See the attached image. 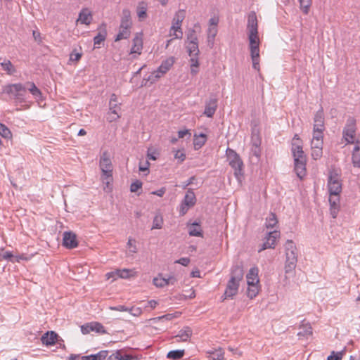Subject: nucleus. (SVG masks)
Segmentation results:
<instances>
[{
  "label": "nucleus",
  "instance_id": "f257e3e1",
  "mask_svg": "<svg viewBox=\"0 0 360 360\" xmlns=\"http://www.w3.org/2000/svg\"><path fill=\"white\" fill-rule=\"evenodd\" d=\"M243 269L241 266L235 265L232 266L230 279L221 297L222 301L227 299H233L238 294L240 282L243 278Z\"/></svg>",
  "mask_w": 360,
  "mask_h": 360
},
{
  "label": "nucleus",
  "instance_id": "f03ea898",
  "mask_svg": "<svg viewBox=\"0 0 360 360\" xmlns=\"http://www.w3.org/2000/svg\"><path fill=\"white\" fill-rule=\"evenodd\" d=\"M285 253V272L292 274L297 266V252L295 243L292 240H288L284 245Z\"/></svg>",
  "mask_w": 360,
  "mask_h": 360
},
{
  "label": "nucleus",
  "instance_id": "7ed1b4c3",
  "mask_svg": "<svg viewBox=\"0 0 360 360\" xmlns=\"http://www.w3.org/2000/svg\"><path fill=\"white\" fill-rule=\"evenodd\" d=\"M133 351L131 349H121L112 352L109 354L107 350H101L99 352L94 354L95 359L101 360H138V358L134 356L132 354Z\"/></svg>",
  "mask_w": 360,
  "mask_h": 360
},
{
  "label": "nucleus",
  "instance_id": "20e7f679",
  "mask_svg": "<svg viewBox=\"0 0 360 360\" xmlns=\"http://www.w3.org/2000/svg\"><path fill=\"white\" fill-rule=\"evenodd\" d=\"M226 156L229 162V165L234 169V175L236 178L240 181L243 177V162L239 155L233 149L228 148L226 149Z\"/></svg>",
  "mask_w": 360,
  "mask_h": 360
},
{
  "label": "nucleus",
  "instance_id": "39448f33",
  "mask_svg": "<svg viewBox=\"0 0 360 360\" xmlns=\"http://www.w3.org/2000/svg\"><path fill=\"white\" fill-rule=\"evenodd\" d=\"M356 120L352 116L347 118L345 125L342 130V139L345 141L347 144L356 143L354 141L356 132Z\"/></svg>",
  "mask_w": 360,
  "mask_h": 360
},
{
  "label": "nucleus",
  "instance_id": "423d86ee",
  "mask_svg": "<svg viewBox=\"0 0 360 360\" xmlns=\"http://www.w3.org/2000/svg\"><path fill=\"white\" fill-rule=\"evenodd\" d=\"M4 92L8 94L11 98L22 103L25 101L26 87L20 83L6 86Z\"/></svg>",
  "mask_w": 360,
  "mask_h": 360
},
{
  "label": "nucleus",
  "instance_id": "0eeeda50",
  "mask_svg": "<svg viewBox=\"0 0 360 360\" xmlns=\"http://www.w3.org/2000/svg\"><path fill=\"white\" fill-rule=\"evenodd\" d=\"M250 41V56L252 60V68L259 70V40L257 38H248Z\"/></svg>",
  "mask_w": 360,
  "mask_h": 360
},
{
  "label": "nucleus",
  "instance_id": "6e6552de",
  "mask_svg": "<svg viewBox=\"0 0 360 360\" xmlns=\"http://www.w3.org/2000/svg\"><path fill=\"white\" fill-rule=\"evenodd\" d=\"M100 168L105 179H110L112 174V165L108 151L103 153L100 158Z\"/></svg>",
  "mask_w": 360,
  "mask_h": 360
},
{
  "label": "nucleus",
  "instance_id": "1a4fd4ad",
  "mask_svg": "<svg viewBox=\"0 0 360 360\" xmlns=\"http://www.w3.org/2000/svg\"><path fill=\"white\" fill-rule=\"evenodd\" d=\"M185 18V11H178L173 18L172 26L171 30L174 31V36L176 39H181L183 37V32L181 28V23Z\"/></svg>",
  "mask_w": 360,
  "mask_h": 360
},
{
  "label": "nucleus",
  "instance_id": "9d476101",
  "mask_svg": "<svg viewBox=\"0 0 360 360\" xmlns=\"http://www.w3.org/2000/svg\"><path fill=\"white\" fill-rule=\"evenodd\" d=\"M196 197L191 188L188 189L184 200L180 205L179 214L184 216L186 214L190 207L195 205Z\"/></svg>",
  "mask_w": 360,
  "mask_h": 360
},
{
  "label": "nucleus",
  "instance_id": "9b49d317",
  "mask_svg": "<svg viewBox=\"0 0 360 360\" xmlns=\"http://www.w3.org/2000/svg\"><path fill=\"white\" fill-rule=\"evenodd\" d=\"M247 29L248 31V38L258 37L257 18L255 11H251L248 15Z\"/></svg>",
  "mask_w": 360,
  "mask_h": 360
},
{
  "label": "nucleus",
  "instance_id": "f8f14e48",
  "mask_svg": "<svg viewBox=\"0 0 360 360\" xmlns=\"http://www.w3.org/2000/svg\"><path fill=\"white\" fill-rule=\"evenodd\" d=\"M186 48L188 55L191 57L190 62L191 63V65L193 67H198V55L200 53L198 49V41H187Z\"/></svg>",
  "mask_w": 360,
  "mask_h": 360
},
{
  "label": "nucleus",
  "instance_id": "ddd939ff",
  "mask_svg": "<svg viewBox=\"0 0 360 360\" xmlns=\"http://www.w3.org/2000/svg\"><path fill=\"white\" fill-rule=\"evenodd\" d=\"M307 156L294 158V170L298 178L302 179L307 174Z\"/></svg>",
  "mask_w": 360,
  "mask_h": 360
},
{
  "label": "nucleus",
  "instance_id": "4468645a",
  "mask_svg": "<svg viewBox=\"0 0 360 360\" xmlns=\"http://www.w3.org/2000/svg\"><path fill=\"white\" fill-rule=\"evenodd\" d=\"M81 331L83 334H88L91 331H94L100 334L107 333L104 326L98 322H91L82 326Z\"/></svg>",
  "mask_w": 360,
  "mask_h": 360
},
{
  "label": "nucleus",
  "instance_id": "2eb2a0df",
  "mask_svg": "<svg viewBox=\"0 0 360 360\" xmlns=\"http://www.w3.org/2000/svg\"><path fill=\"white\" fill-rule=\"evenodd\" d=\"M63 245L68 249H73L78 246L77 236L72 231L63 233Z\"/></svg>",
  "mask_w": 360,
  "mask_h": 360
},
{
  "label": "nucleus",
  "instance_id": "dca6fc26",
  "mask_svg": "<svg viewBox=\"0 0 360 360\" xmlns=\"http://www.w3.org/2000/svg\"><path fill=\"white\" fill-rule=\"evenodd\" d=\"M174 63L172 58H168L161 63L160 67L158 68L157 71L153 73V77L156 79L160 78L162 75L165 74L172 66Z\"/></svg>",
  "mask_w": 360,
  "mask_h": 360
},
{
  "label": "nucleus",
  "instance_id": "f3484780",
  "mask_svg": "<svg viewBox=\"0 0 360 360\" xmlns=\"http://www.w3.org/2000/svg\"><path fill=\"white\" fill-rule=\"evenodd\" d=\"M58 335L54 331H47L41 337V341L45 345H53L58 342Z\"/></svg>",
  "mask_w": 360,
  "mask_h": 360
},
{
  "label": "nucleus",
  "instance_id": "a211bd4d",
  "mask_svg": "<svg viewBox=\"0 0 360 360\" xmlns=\"http://www.w3.org/2000/svg\"><path fill=\"white\" fill-rule=\"evenodd\" d=\"M300 331L297 333V336L300 338H306L312 335V328L309 323H306L305 320L302 321V324L300 326Z\"/></svg>",
  "mask_w": 360,
  "mask_h": 360
},
{
  "label": "nucleus",
  "instance_id": "6ab92c4d",
  "mask_svg": "<svg viewBox=\"0 0 360 360\" xmlns=\"http://www.w3.org/2000/svg\"><path fill=\"white\" fill-rule=\"evenodd\" d=\"M91 13L86 8H82L79 13V17L77 22H79L81 24L89 25L91 22Z\"/></svg>",
  "mask_w": 360,
  "mask_h": 360
},
{
  "label": "nucleus",
  "instance_id": "aec40b11",
  "mask_svg": "<svg viewBox=\"0 0 360 360\" xmlns=\"http://www.w3.org/2000/svg\"><path fill=\"white\" fill-rule=\"evenodd\" d=\"M217 101L216 98H210L209 101L206 103L204 114L207 117H212L215 113L217 107Z\"/></svg>",
  "mask_w": 360,
  "mask_h": 360
},
{
  "label": "nucleus",
  "instance_id": "412c9836",
  "mask_svg": "<svg viewBox=\"0 0 360 360\" xmlns=\"http://www.w3.org/2000/svg\"><path fill=\"white\" fill-rule=\"evenodd\" d=\"M314 129H325L324 116L322 109L318 110L314 117Z\"/></svg>",
  "mask_w": 360,
  "mask_h": 360
},
{
  "label": "nucleus",
  "instance_id": "4be33fe9",
  "mask_svg": "<svg viewBox=\"0 0 360 360\" xmlns=\"http://www.w3.org/2000/svg\"><path fill=\"white\" fill-rule=\"evenodd\" d=\"M132 22L131 20V13L128 9H124L122 11L120 26L121 28H129L131 27Z\"/></svg>",
  "mask_w": 360,
  "mask_h": 360
},
{
  "label": "nucleus",
  "instance_id": "5701e85b",
  "mask_svg": "<svg viewBox=\"0 0 360 360\" xmlns=\"http://www.w3.org/2000/svg\"><path fill=\"white\" fill-rule=\"evenodd\" d=\"M109 105H110V112H109V117H108L107 119L110 122H111L115 121L120 118L118 112L120 110V107L117 104V103H109Z\"/></svg>",
  "mask_w": 360,
  "mask_h": 360
},
{
  "label": "nucleus",
  "instance_id": "b1692460",
  "mask_svg": "<svg viewBox=\"0 0 360 360\" xmlns=\"http://www.w3.org/2000/svg\"><path fill=\"white\" fill-rule=\"evenodd\" d=\"M258 272L259 270L257 267L254 266L250 268L249 272L246 275L248 284L259 283Z\"/></svg>",
  "mask_w": 360,
  "mask_h": 360
},
{
  "label": "nucleus",
  "instance_id": "393cba45",
  "mask_svg": "<svg viewBox=\"0 0 360 360\" xmlns=\"http://www.w3.org/2000/svg\"><path fill=\"white\" fill-rule=\"evenodd\" d=\"M328 188L330 195H339L342 192V183L341 181L328 183Z\"/></svg>",
  "mask_w": 360,
  "mask_h": 360
},
{
  "label": "nucleus",
  "instance_id": "a878e982",
  "mask_svg": "<svg viewBox=\"0 0 360 360\" xmlns=\"http://www.w3.org/2000/svg\"><path fill=\"white\" fill-rule=\"evenodd\" d=\"M143 48L142 37L136 34L133 39V46L131 49V53L140 54Z\"/></svg>",
  "mask_w": 360,
  "mask_h": 360
},
{
  "label": "nucleus",
  "instance_id": "bb28decb",
  "mask_svg": "<svg viewBox=\"0 0 360 360\" xmlns=\"http://www.w3.org/2000/svg\"><path fill=\"white\" fill-rule=\"evenodd\" d=\"M352 164L355 167H360V141H356L352 152Z\"/></svg>",
  "mask_w": 360,
  "mask_h": 360
},
{
  "label": "nucleus",
  "instance_id": "cd10ccee",
  "mask_svg": "<svg viewBox=\"0 0 360 360\" xmlns=\"http://www.w3.org/2000/svg\"><path fill=\"white\" fill-rule=\"evenodd\" d=\"M148 5L146 2H139L136 7V13L140 20H143L147 18Z\"/></svg>",
  "mask_w": 360,
  "mask_h": 360
},
{
  "label": "nucleus",
  "instance_id": "c85d7f7f",
  "mask_svg": "<svg viewBox=\"0 0 360 360\" xmlns=\"http://www.w3.org/2000/svg\"><path fill=\"white\" fill-rule=\"evenodd\" d=\"M280 236V232L278 231H270L267 233L264 238L265 241L268 242L269 245H271V248H274L276 245V239Z\"/></svg>",
  "mask_w": 360,
  "mask_h": 360
},
{
  "label": "nucleus",
  "instance_id": "c756f323",
  "mask_svg": "<svg viewBox=\"0 0 360 360\" xmlns=\"http://www.w3.org/2000/svg\"><path fill=\"white\" fill-rule=\"evenodd\" d=\"M188 233L191 236L202 237V230L198 222L193 223L188 227Z\"/></svg>",
  "mask_w": 360,
  "mask_h": 360
},
{
  "label": "nucleus",
  "instance_id": "7c9ffc66",
  "mask_svg": "<svg viewBox=\"0 0 360 360\" xmlns=\"http://www.w3.org/2000/svg\"><path fill=\"white\" fill-rule=\"evenodd\" d=\"M0 65L3 70L6 71L8 75H13L16 72V70L12 63L9 60H4L0 63Z\"/></svg>",
  "mask_w": 360,
  "mask_h": 360
},
{
  "label": "nucleus",
  "instance_id": "2f4dec72",
  "mask_svg": "<svg viewBox=\"0 0 360 360\" xmlns=\"http://www.w3.org/2000/svg\"><path fill=\"white\" fill-rule=\"evenodd\" d=\"M192 335V330L190 327H184L181 329L176 338H179L181 341H186Z\"/></svg>",
  "mask_w": 360,
  "mask_h": 360
},
{
  "label": "nucleus",
  "instance_id": "473e14b6",
  "mask_svg": "<svg viewBox=\"0 0 360 360\" xmlns=\"http://www.w3.org/2000/svg\"><path fill=\"white\" fill-rule=\"evenodd\" d=\"M200 30L199 23H195L193 29H190L187 33V41H198L195 32Z\"/></svg>",
  "mask_w": 360,
  "mask_h": 360
},
{
  "label": "nucleus",
  "instance_id": "72a5a7b5",
  "mask_svg": "<svg viewBox=\"0 0 360 360\" xmlns=\"http://www.w3.org/2000/svg\"><path fill=\"white\" fill-rule=\"evenodd\" d=\"M258 283L248 284L247 295L250 299L255 298L259 292Z\"/></svg>",
  "mask_w": 360,
  "mask_h": 360
},
{
  "label": "nucleus",
  "instance_id": "f704fd0d",
  "mask_svg": "<svg viewBox=\"0 0 360 360\" xmlns=\"http://www.w3.org/2000/svg\"><path fill=\"white\" fill-rule=\"evenodd\" d=\"M195 139H194V146L195 149L200 148L202 146L205 145L207 136L205 134L201 133L198 136L195 135Z\"/></svg>",
  "mask_w": 360,
  "mask_h": 360
},
{
  "label": "nucleus",
  "instance_id": "c9c22d12",
  "mask_svg": "<svg viewBox=\"0 0 360 360\" xmlns=\"http://www.w3.org/2000/svg\"><path fill=\"white\" fill-rule=\"evenodd\" d=\"M278 224V219L276 214L271 212L266 219V227L267 229L274 228Z\"/></svg>",
  "mask_w": 360,
  "mask_h": 360
},
{
  "label": "nucleus",
  "instance_id": "e433bc0d",
  "mask_svg": "<svg viewBox=\"0 0 360 360\" xmlns=\"http://www.w3.org/2000/svg\"><path fill=\"white\" fill-rule=\"evenodd\" d=\"M26 90L28 89L29 91L36 98L40 97L41 96V91L36 86L34 83L33 82H27Z\"/></svg>",
  "mask_w": 360,
  "mask_h": 360
},
{
  "label": "nucleus",
  "instance_id": "4c0bfd02",
  "mask_svg": "<svg viewBox=\"0 0 360 360\" xmlns=\"http://www.w3.org/2000/svg\"><path fill=\"white\" fill-rule=\"evenodd\" d=\"M184 355V349H177V350H173L170 351L167 354V358L168 359H172L174 360H177L181 359Z\"/></svg>",
  "mask_w": 360,
  "mask_h": 360
},
{
  "label": "nucleus",
  "instance_id": "58836bf2",
  "mask_svg": "<svg viewBox=\"0 0 360 360\" xmlns=\"http://www.w3.org/2000/svg\"><path fill=\"white\" fill-rule=\"evenodd\" d=\"M345 352V347L342 350L339 352L332 351L330 354L327 356L326 360H342Z\"/></svg>",
  "mask_w": 360,
  "mask_h": 360
},
{
  "label": "nucleus",
  "instance_id": "ea45409f",
  "mask_svg": "<svg viewBox=\"0 0 360 360\" xmlns=\"http://www.w3.org/2000/svg\"><path fill=\"white\" fill-rule=\"evenodd\" d=\"M291 151H292L293 158H302V157L306 156V155L304 154V153L303 151L302 146H301V145H296L295 146H292Z\"/></svg>",
  "mask_w": 360,
  "mask_h": 360
},
{
  "label": "nucleus",
  "instance_id": "a19ab883",
  "mask_svg": "<svg viewBox=\"0 0 360 360\" xmlns=\"http://www.w3.org/2000/svg\"><path fill=\"white\" fill-rule=\"evenodd\" d=\"M79 359L81 360H100L99 359H95L94 354L86 356H81L80 354H72L68 358V360H77Z\"/></svg>",
  "mask_w": 360,
  "mask_h": 360
},
{
  "label": "nucleus",
  "instance_id": "79ce46f5",
  "mask_svg": "<svg viewBox=\"0 0 360 360\" xmlns=\"http://www.w3.org/2000/svg\"><path fill=\"white\" fill-rule=\"evenodd\" d=\"M335 181H341L340 179V174L336 169L333 168L329 171L328 183Z\"/></svg>",
  "mask_w": 360,
  "mask_h": 360
},
{
  "label": "nucleus",
  "instance_id": "37998d69",
  "mask_svg": "<svg viewBox=\"0 0 360 360\" xmlns=\"http://www.w3.org/2000/svg\"><path fill=\"white\" fill-rule=\"evenodd\" d=\"M130 36V31L129 28H121L120 27V30L118 34L116 36L115 41H120L123 39H127Z\"/></svg>",
  "mask_w": 360,
  "mask_h": 360
},
{
  "label": "nucleus",
  "instance_id": "c03bdc74",
  "mask_svg": "<svg viewBox=\"0 0 360 360\" xmlns=\"http://www.w3.org/2000/svg\"><path fill=\"white\" fill-rule=\"evenodd\" d=\"M107 32L104 29L102 32L98 33L96 36L94 38V45H100L102 42H103L106 38Z\"/></svg>",
  "mask_w": 360,
  "mask_h": 360
},
{
  "label": "nucleus",
  "instance_id": "a18cd8bd",
  "mask_svg": "<svg viewBox=\"0 0 360 360\" xmlns=\"http://www.w3.org/2000/svg\"><path fill=\"white\" fill-rule=\"evenodd\" d=\"M300 9L304 14H308L311 5V0H299Z\"/></svg>",
  "mask_w": 360,
  "mask_h": 360
},
{
  "label": "nucleus",
  "instance_id": "49530a36",
  "mask_svg": "<svg viewBox=\"0 0 360 360\" xmlns=\"http://www.w3.org/2000/svg\"><path fill=\"white\" fill-rule=\"evenodd\" d=\"M210 360H223L224 353L221 348L216 349L214 352L210 353Z\"/></svg>",
  "mask_w": 360,
  "mask_h": 360
},
{
  "label": "nucleus",
  "instance_id": "de8ad7c7",
  "mask_svg": "<svg viewBox=\"0 0 360 360\" xmlns=\"http://www.w3.org/2000/svg\"><path fill=\"white\" fill-rule=\"evenodd\" d=\"M163 224V219L160 215H156L153 221L152 229H160L162 228Z\"/></svg>",
  "mask_w": 360,
  "mask_h": 360
},
{
  "label": "nucleus",
  "instance_id": "09e8293b",
  "mask_svg": "<svg viewBox=\"0 0 360 360\" xmlns=\"http://www.w3.org/2000/svg\"><path fill=\"white\" fill-rule=\"evenodd\" d=\"M0 255L4 259L8 260L13 263H14L15 262H18V259H14V255L10 251H3L0 254Z\"/></svg>",
  "mask_w": 360,
  "mask_h": 360
},
{
  "label": "nucleus",
  "instance_id": "8fccbe9b",
  "mask_svg": "<svg viewBox=\"0 0 360 360\" xmlns=\"http://www.w3.org/2000/svg\"><path fill=\"white\" fill-rule=\"evenodd\" d=\"M0 135L6 139L11 137V131L5 124L2 123H0Z\"/></svg>",
  "mask_w": 360,
  "mask_h": 360
},
{
  "label": "nucleus",
  "instance_id": "3c124183",
  "mask_svg": "<svg viewBox=\"0 0 360 360\" xmlns=\"http://www.w3.org/2000/svg\"><path fill=\"white\" fill-rule=\"evenodd\" d=\"M153 283L158 288H163L167 285L166 278L155 277L153 278Z\"/></svg>",
  "mask_w": 360,
  "mask_h": 360
},
{
  "label": "nucleus",
  "instance_id": "603ef678",
  "mask_svg": "<svg viewBox=\"0 0 360 360\" xmlns=\"http://www.w3.org/2000/svg\"><path fill=\"white\" fill-rule=\"evenodd\" d=\"M261 139L259 134L253 132L251 137V146L260 147Z\"/></svg>",
  "mask_w": 360,
  "mask_h": 360
},
{
  "label": "nucleus",
  "instance_id": "864d4df0",
  "mask_svg": "<svg viewBox=\"0 0 360 360\" xmlns=\"http://www.w3.org/2000/svg\"><path fill=\"white\" fill-rule=\"evenodd\" d=\"M325 129H313V139L312 140L323 141V131Z\"/></svg>",
  "mask_w": 360,
  "mask_h": 360
},
{
  "label": "nucleus",
  "instance_id": "5fc2aeb1",
  "mask_svg": "<svg viewBox=\"0 0 360 360\" xmlns=\"http://www.w3.org/2000/svg\"><path fill=\"white\" fill-rule=\"evenodd\" d=\"M323 148H311V157L316 160L322 157Z\"/></svg>",
  "mask_w": 360,
  "mask_h": 360
},
{
  "label": "nucleus",
  "instance_id": "6e6d98bb",
  "mask_svg": "<svg viewBox=\"0 0 360 360\" xmlns=\"http://www.w3.org/2000/svg\"><path fill=\"white\" fill-rule=\"evenodd\" d=\"M117 277L121 278H128L130 276V270L124 269H117Z\"/></svg>",
  "mask_w": 360,
  "mask_h": 360
},
{
  "label": "nucleus",
  "instance_id": "4d7b16f0",
  "mask_svg": "<svg viewBox=\"0 0 360 360\" xmlns=\"http://www.w3.org/2000/svg\"><path fill=\"white\" fill-rule=\"evenodd\" d=\"M82 55V53H79L76 51V49H74L70 55V60L77 62L80 60Z\"/></svg>",
  "mask_w": 360,
  "mask_h": 360
},
{
  "label": "nucleus",
  "instance_id": "13d9d810",
  "mask_svg": "<svg viewBox=\"0 0 360 360\" xmlns=\"http://www.w3.org/2000/svg\"><path fill=\"white\" fill-rule=\"evenodd\" d=\"M142 188V182L139 180H136L131 184L130 191L131 192H137Z\"/></svg>",
  "mask_w": 360,
  "mask_h": 360
},
{
  "label": "nucleus",
  "instance_id": "bf43d9fd",
  "mask_svg": "<svg viewBox=\"0 0 360 360\" xmlns=\"http://www.w3.org/2000/svg\"><path fill=\"white\" fill-rule=\"evenodd\" d=\"M250 155L255 156L257 160H259L261 155L260 147L251 146Z\"/></svg>",
  "mask_w": 360,
  "mask_h": 360
},
{
  "label": "nucleus",
  "instance_id": "052dcab7",
  "mask_svg": "<svg viewBox=\"0 0 360 360\" xmlns=\"http://www.w3.org/2000/svg\"><path fill=\"white\" fill-rule=\"evenodd\" d=\"M174 158L175 159L178 160L180 163H181L186 158V154L184 153V151L178 150L174 154Z\"/></svg>",
  "mask_w": 360,
  "mask_h": 360
},
{
  "label": "nucleus",
  "instance_id": "680f3d73",
  "mask_svg": "<svg viewBox=\"0 0 360 360\" xmlns=\"http://www.w3.org/2000/svg\"><path fill=\"white\" fill-rule=\"evenodd\" d=\"M339 201H340L339 195H336V196L330 195L329 202H330V207L339 206Z\"/></svg>",
  "mask_w": 360,
  "mask_h": 360
},
{
  "label": "nucleus",
  "instance_id": "e2e57ef3",
  "mask_svg": "<svg viewBox=\"0 0 360 360\" xmlns=\"http://www.w3.org/2000/svg\"><path fill=\"white\" fill-rule=\"evenodd\" d=\"M217 29L215 27H210L207 30L208 39H210V38H212V39H214L215 36L217 35Z\"/></svg>",
  "mask_w": 360,
  "mask_h": 360
},
{
  "label": "nucleus",
  "instance_id": "0e129e2a",
  "mask_svg": "<svg viewBox=\"0 0 360 360\" xmlns=\"http://www.w3.org/2000/svg\"><path fill=\"white\" fill-rule=\"evenodd\" d=\"M323 141L311 140V148H323Z\"/></svg>",
  "mask_w": 360,
  "mask_h": 360
},
{
  "label": "nucleus",
  "instance_id": "69168bd1",
  "mask_svg": "<svg viewBox=\"0 0 360 360\" xmlns=\"http://www.w3.org/2000/svg\"><path fill=\"white\" fill-rule=\"evenodd\" d=\"M296 145H301L302 146V141L301 140V139L299 137V136L297 134H295L292 140V143H291V147L292 146H295Z\"/></svg>",
  "mask_w": 360,
  "mask_h": 360
},
{
  "label": "nucleus",
  "instance_id": "338daca9",
  "mask_svg": "<svg viewBox=\"0 0 360 360\" xmlns=\"http://www.w3.org/2000/svg\"><path fill=\"white\" fill-rule=\"evenodd\" d=\"M175 263H178L184 266H186L190 263V259L188 257H181L179 259L176 260Z\"/></svg>",
  "mask_w": 360,
  "mask_h": 360
},
{
  "label": "nucleus",
  "instance_id": "774afa93",
  "mask_svg": "<svg viewBox=\"0 0 360 360\" xmlns=\"http://www.w3.org/2000/svg\"><path fill=\"white\" fill-rule=\"evenodd\" d=\"M135 240L129 238L127 242V245L130 248V251L132 252H136V247L134 245Z\"/></svg>",
  "mask_w": 360,
  "mask_h": 360
}]
</instances>
